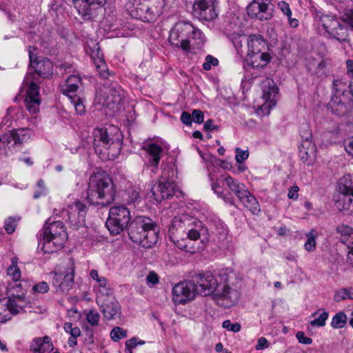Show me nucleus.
Masks as SVG:
<instances>
[{"instance_id":"obj_49","label":"nucleus","mask_w":353,"mask_h":353,"mask_svg":"<svg viewBox=\"0 0 353 353\" xmlns=\"http://www.w3.org/2000/svg\"><path fill=\"white\" fill-rule=\"evenodd\" d=\"M306 237L307 241L305 243V248L309 252L313 251L316 247L315 236L312 234V232H310L306 234Z\"/></svg>"},{"instance_id":"obj_11","label":"nucleus","mask_w":353,"mask_h":353,"mask_svg":"<svg viewBox=\"0 0 353 353\" xmlns=\"http://www.w3.org/2000/svg\"><path fill=\"white\" fill-rule=\"evenodd\" d=\"M130 219V210L124 205H118L110 208L105 225L111 234L117 235L126 228Z\"/></svg>"},{"instance_id":"obj_46","label":"nucleus","mask_w":353,"mask_h":353,"mask_svg":"<svg viewBox=\"0 0 353 353\" xmlns=\"http://www.w3.org/2000/svg\"><path fill=\"white\" fill-rule=\"evenodd\" d=\"M248 37H245L244 35H240L238 34H231L230 40L232 41L234 48L237 50L238 53H241V48L243 46V42L246 41V39Z\"/></svg>"},{"instance_id":"obj_16","label":"nucleus","mask_w":353,"mask_h":353,"mask_svg":"<svg viewBox=\"0 0 353 353\" xmlns=\"http://www.w3.org/2000/svg\"><path fill=\"white\" fill-rule=\"evenodd\" d=\"M101 92L100 103L113 112L119 110L123 101V90L119 86L104 85Z\"/></svg>"},{"instance_id":"obj_9","label":"nucleus","mask_w":353,"mask_h":353,"mask_svg":"<svg viewBox=\"0 0 353 353\" xmlns=\"http://www.w3.org/2000/svg\"><path fill=\"white\" fill-rule=\"evenodd\" d=\"M248 45V56L252 60L253 68L264 67L270 61V56L265 50L267 42L260 34H252L246 39Z\"/></svg>"},{"instance_id":"obj_6","label":"nucleus","mask_w":353,"mask_h":353,"mask_svg":"<svg viewBox=\"0 0 353 353\" xmlns=\"http://www.w3.org/2000/svg\"><path fill=\"white\" fill-rule=\"evenodd\" d=\"M188 226L190 228L186 232V239L177 240L176 246L191 254L199 252L203 250L209 242L208 229L201 221L195 219L192 220Z\"/></svg>"},{"instance_id":"obj_44","label":"nucleus","mask_w":353,"mask_h":353,"mask_svg":"<svg viewBox=\"0 0 353 353\" xmlns=\"http://www.w3.org/2000/svg\"><path fill=\"white\" fill-rule=\"evenodd\" d=\"M20 217H8L4 223L5 230L8 234H12L14 232L17 223L19 221Z\"/></svg>"},{"instance_id":"obj_25","label":"nucleus","mask_w":353,"mask_h":353,"mask_svg":"<svg viewBox=\"0 0 353 353\" xmlns=\"http://www.w3.org/2000/svg\"><path fill=\"white\" fill-rule=\"evenodd\" d=\"M101 307L103 316L106 320H112L121 313V305L114 296L97 302Z\"/></svg>"},{"instance_id":"obj_28","label":"nucleus","mask_w":353,"mask_h":353,"mask_svg":"<svg viewBox=\"0 0 353 353\" xmlns=\"http://www.w3.org/2000/svg\"><path fill=\"white\" fill-rule=\"evenodd\" d=\"M53 349L51 339L48 336L34 339L30 347L32 353H50Z\"/></svg>"},{"instance_id":"obj_15","label":"nucleus","mask_w":353,"mask_h":353,"mask_svg":"<svg viewBox=\"0 0 353 353\" xmlns=\"http://www.w3.org/2000/svg\"><path fill=\"white\" fill-rule=\"evenodd\" d=\"M86 213L87 208L85 205L79 201H76L63 209L61 216L72 226L79 228L85 224Z\"/></svg>"},{"instance_id":"obj_7","label":"nucleus","mask_w":353,"mask_h":353,"mask_svg":"<svg viewBox=\"0 0 353 353\" xmlns=\"http://www.w3.org/2000/svg\"><path fill=\"white\" fill-rule=\"evenodd\" d=\"M67 239L65 228L61 221H46L41 241L42 250L45 253H53L61 250Z\"/></svg>"},{"instance_id":"obj_8","label":"nucleus","mask_w":353,"mask_h":353,"mask_svg":"<svg viewBox=\"0 0 353 353\" xmlns=\"http://www.w3.org/2000/svg\"><path fill=\"white\" fill-rule=\"evenodd\" d=\"M163 0H133L130 8L132 17L144 22H152L162 13Z\"/></svg>"},{"instance_id":"obj_10","label":"nucleus","mask_w":353,"mask_h":353,"mask_svg":"<svg viewBox=\"0 0 353 353\" xmlns=\"http://www.w3.org/2000/svg\"><path fill=\"white\" fill-rule=\"evenodd\" d=\"M339 189L335 206L345 214H353V176L344 175L339 181Z\"/></svg>"},{"instance_id":"obj_32","label":"nucleus","mask_w":353,"mask_h":353,"mask_svg":"<svg viewBox=\"0 0 353 353\" xmlns=\"http://www.w3.org/2000/svg\"><path fill=\"white\" fill-rule=\"evenodd\" d=\"M94 287L96 290L97 302L110 298V296H114V290L108 279L105 282L95 285Z\"/></svg>"},{"instance_id":"obj_52","label":"nucleus","mask_w":353,"mask_h":353,"mask_svg":"<svg viewBox=\"0 0 353 353\" xmlns=\"http://www.w3.org/2000/svg\"><path fill=\"white\" fill-rule=\"evenodd\" d=\"M52 285L57 288V291L62 292V285H63V274L55 273L52 279Z\"/></svg>"},{"instance_id":"obj_22","label":"nucleus","mask_w":353,"mask_h":353,"mask_svg":"<svg viewBox=\"0 0 353 353\" xmlns=\"http://www.w3.org/2000/svg\"><path fill=\"white\" fill-rule=\"evenodd\" d=\"M175 189L176 185L173 181L161 177L151 189L152 197L157 202H161L163 199L172 196Z\"/></svg>"},{"instance_id":"obj_56","label":"nucleus","mask_w":353,"mask_h":353,"mask_svg":"<svg viewBox=\"0 0 353 353\" xmlns=\"http://www.w3.org/2000/svg\"><path fill=\"white\" fill-rule=\"evenodd\" d=\"M270 346V342L265 337H260L257 341V344L256 345V349L257 350H263L268 348Z\"/></svg>"},{"instance_id":"obj_2","label":"nucleus","mask_w":353,"mask_h":353,"mask_svg":"<svg viewBox=\"0 0 353 353\" xmlns=\"http://www.w3.org/2000/svg\"><path fill=\"white\" fill-rule=\"evenodd\" d=\"M112 178L104 171L94 172L89 179L87 199L90 204L106 206L114 200Z\"/></svg>"},{"instance_id":"obj_38","label":"nucleus","mask_w":353,"mask_h":353,"mask_svg":"<svg viewBox=\"0 0 353 353\" xmlns=\"http://www.w3.org/2000/svg\"><path fill=\"white\" fill-rule=\"evenodd\" d=\"M193 30L190 36L191 50L195 48H199L205 41L204 35L200 30L193 26Z\"/></svg>"},{"instance_id":"obj_3","label":"nucleus","mask_w":353,"mask_h":353,"mask_svg":"<svg viewBox=\"0 0 353 353\" xmlns=\"http://www.w3.org/2000/svg\"><path fill=\"white\" fill-rule=\"evenodd\" d=\"M130 239L143 248H150L159 240V230L155 223L149 217L137 216L128 227Z\"/></svg>"},{"instance_id":"obj_36","label":"nucleus","mask_w":353,"mask_h":353,"mask_svg":"<svg viewBox=\"0 0 353 353\" xmlns=\"http://www.w3.org/2000/svg\"><path fill=\"white\" fill-rule=\"evenodd\" d=\"M240 201L252 214H257L260 212L261 210L256 199L249 191Z\"/></svg>"},{"instance_id":"obj_39","label":"nucleus","mask_w":353,"mask_h":353,"mask_svg":"<svg viewBox=\"0 0 353 353\" xmlns=\"http://www.w3.org/2000/svg\"><path fill=\"white\" fill-rule=\"evenodd\" d=\"M347 299L353 300V287L343 288L335 291L334 300L339 303Z\"/></svg>"},{"instance_id":"obj_58","label":"nucleus","mask_w":353,"mask_h":353,"mask_svg":"<svg viewBox=\"0 0 353 353\" xmlns=\"http://www.w3.org/2000/svg\"><path fill=\"white\" fill-rule=\"evenodd\" d=\"M147 283L154 285L159 283V276L154 272H150L146 277Z\"/></svg>"},{"instance_id":"obj_42","label":"nucleus","mask_w":353,"mask_h":353,"mask_svg":"<svg viewBox=\"0 0 353 353\" xmlns=\"http://www.w3.org/2000/svg\"><path fill=\"white\" fill-rule=\"evenodd\" d=\"M7 274L14 282L18 281L21 279V270L17 266V259H12V264L7 269Z\"/></svg>"},{"instance_id":"obj_13","label":"nucleus","mask_w":353,"mask_h":353,"mask_svg":"<svg viewBox=\"0 0 353 353\" xmlns=\"http://www.w3.org/2000/svg\"><path fill=\"white\" fill-rule=\"evenodd\" d=\"M81 85V79L78 75H70L61 87V93L68 97L76 112L80 115L84 114L85 111L83 98L76 94Z\"/></svg>"},{"instance_id":"obj_1","label":"nucleus","mask_w":353,"mask_h":353,"mask_svg":"<svg viewBox=\"0 0 353 353\" xmlns=\"http://www.w3.org/2000/svg\"><path fill=\"white\" fill-rule=\"evenodd\" d=\"M219 286L213 294V300L224 308H230L240 299L242 281L230 268L221 269L218 275Z\"/></svg>"},{"instance_id":"obj_55","label":"nucleus","mask_w":353,"mask_h":353,"mask_svg":"<svg viewBox=\"0 0 353 353\" xmlns=\"http://www.w3.org/2000/svg\"><path fill=\"white\" fill-rule=\"evenodd\" d=\"M296 337L300 343L309 345L312 343V339L305 336V333L302 331L298 332L296 334Z\"/></svg>"},{"instance_id":"obj_48","label":"nucleus","mask_w":353,"mask_h":353,"mask_svg":"<svg viewBox=\"0 0 353 353\" xmlns=\"http://www.w3.org/2000/svg\"><path fill=\"white\" fill-rule=\"evenodd\" d=\"M219 64V60L213 56L208 54L206 56L205 62L203 63V68L206 71L212 69V66H216Z\"/></svg>"},{"instance_id":"obj_64","label":"nucleus","mask_w":353,"mask_h":353,"mask_svg":"<svg viewBox=\"0 0 353 353\" xmlns=\"http://www.w3.org/2000/svg\"><path fill=\"white\" fill-rule=\"evenodd\" d=\"M348 253L347 256V263L353 267V241H352L348 245Z\"/></svg>"},{"instance_id":"obj_54","label":"nucleus","mask_w":353,"mask_h":353,"mask_svg":"<svg viewBox=\"0 0 353 353\" xmlns=\"http://www.w3.org/2000/svg\"><path fill=\"white\" fill-rule=\"evenodd\" d=\"M192 118L193 121L201 124L204 121V114L200 110H194L192 113Z\"/></svg>"},{"instance_id":"obj_63","label":"nucleus","mask_w":353,"mask_h":353,"mask_svg":"<svg viewBox=\"0 0 353 353\" xmlns=\"http://www.w3.org/2000/svg\"><path fill=\"white\" fill-rule=\"evenodd\" d=\"M137 338L132 337V339L125 341V349L126 350H132L137 346Z\"/></svg>"},{"instance_id":"obj_47","label":"nucleus","mask_w":353,"mask_h":353,"mask_svg":"<svg viewBox=\"0 0 353 353\" xmlns=\"http://www.w3.org/2000/svg\"><path fill=\"white\" fill-rule=\"evenodd\" d=\"M86 320L92 326H97L100 321V314L96 310H90L86 314Z\"/></svg>"},{"instance_id":"obj_21","label":"nucleus","mask_w":353,"mask_h":353,"mask_svg":"<svg viewBox=\"0 0 353 353\" xmlns=\"http://www.w3.org/2000/svg\"><path fill=\"white\" fill-rule=\"evenodd\" d=\"M216 0H196L193 5V12L199 20L210 21L216 18Z\"/></svg>"},{"instance_id":"obj_24","label":"nucleus","mask_w":353,"mask_h":353,"mask_svg":"<svg viewBox=\"0 0 353 353\" xmlns=\"http://www.w3.org/2000/svg\"><path fill=\"white\" fill-rule=\"evenodd\" d=\"M270 0H254L247 7V13L252 17L263 21L270 18L271 14L268 12Z\"/></svg>"},{"instance_id":"obj_12","label":"nucleus","mask_w":353,"mask_h":353,"mask_svg":"<svg viewBox=\"0 0 353 353\" xmlns=\"http://www.w3.org/2000/svg\"><path fill=\"white\" fill-rule=\"evenodd\" d=\"M193 26L185 21H179L170 30L169 42L172 46L181 48L185 52H191L190 36Z\"/></svg>"},{"instance_id":"obj_61","label":"nucleus","mask_w":353,"mask_h":353,"mask_svg":"<svg viewBox=\"0 0 353 353\" xmlns=\"http://www.w3.org/2000/svg\"><path fill=\"white\" fill-rule=\"evenodd\" d=\"M299 190V188L296 185H293V186L290 187L289 189V191H288V197L290 199L296 200L299 196V194H298Z\"/></svg>"},{"instance_id":"obj_37","label":"nucleus","mask_w":353,"mask_h":353,"mask_svg":"<svg viewBox=\"0 0 353 353\" xmlns=\"http://www.w3.org/2000/svg\"><path fill=\"white\" fill-rule=\"evenodd\" d=\"M329 107L336 115L342 116L347 112V105L340 97L334 96L332 98Z\"/></svg>"},{"instance_id":"obj_27","label":"nucleus","mask_w":353,"mask_h":353,"mask_svg":"<svg viewBox=\"0 0 353 353\" xmlns=\"http://www.w3.org/2000/svg\"><path fill=\"white\" fill-rule=\"evenodd\" d=\"M90 55L93 60L97 71L99 74L103 79H107L109 75V70L107 65L103 57V54L98 46V44L94 45V48L90 49Z\"/></svg>"},{"instance_id":"obj_35","label":"nucleus","mask_w":353,"mask_h":353,"mask_svg":"<svg viewBox=\"0 0 353 353\" xmlns=\"http://www.w3.org/2000/svg\"><path fill=\"white\" fill-rule=\"evenodd\" d=\"M336 232L340 235V241L347 245L353 241V228L345 225H339L336 228Z\"/></svg>"},{"instance_id":"obj_30","label":"nucleus","mask_w":353,"mask_h":353,"mask_svg":"<svg viewBox=\"0 0 353 353\" xmlns=\"http://www.w3.org/2000/svg\"><path fill=\"white\" fill-rule=\"evenodd\" d=\"M225 181L230 191L232 192L239 200L242 199L243 196H245V194H248V190L245 185L232 176H228L225 179Z\"/></svg>"},{"instance_id":"obj_43","label":"nucleus","mask_w":353,"mask_h":353,"mask_svg":"<svg viewBox=\"0 0 353 353\" xmlns=\"http://www.w3.org/2000/svg\"><path fill=\"white\" fill-rule=\"evenodd\" d=\"M40 103V99H30V97H26L25 99L26 107L32 114H35L39 111Z\"/></svg>"},{"instance_id":"obj_59","label":"nucleus","mask_w":353,"mask_h":353,"mask_svg":"<svg viewBox=\"0 0 353 353\" xmlns=\"http://www.w3.org/2000/svg\"><path fill=\"white\" fill-rule=\"evenodd\" d=\"M181 120L183 124L190 125L192 122V115L187 112H183L181 115Z\"/></svg>"},{"instance_id":"obj_31","label":"nucleus","mask_w":353,"mask_h":353,"mask_svg":"<svg viewBox=\"0 0 353 353\" xmlns=\"http://www.w3.org/2000/svg\"><path fill=\"white\" fill-rule=\"evenodd\" d=\"M144 149L150 155L151 160L149 163L150 165L154 168L152 169V172H156V170L157 169V166L159 163L161 154L163 152V149L161 147L154 143H149L146 145L144 146Z\"/></svg>"},{"instance_id":"obj_53","label":"nucleus","mask_w":353,"mask_h":353,"mask_svg":"<svg viewBox=\"0 0 353 353\" xmlns=\"http://www.w3.org/2000/svg\"><path fill=\"white\" fill-rule=\"evenodd\" d=\"M50 288L48 284L45 281L39 282L32 287V290L39 293H46L48 292Z\"/></svg>"},{"instance_id":"obj_5","label":"nucleus","mask_w":353,"mask_h":353,"mask_svg":"<svg viewBox=\"0 0 353 353\" xmlns=\"http://www.w3.org/2000/svg\"><path fill=\"white\" fill-rule=\"evenodd\" d=\"M7 292L8 299H0V323H5L13 315L23 312L29 303L22 290L21 284H9Z\"/></svg>"},{"instance_id":"obj_40","label":"nucleus","mask_w":353,"mask_h":353,"mask_svg":"<svg viewBox=\"0 0 353 353\" xmlns=\"http://www.w3.org/2000/svg\"><path fill=\"white\" fill-rule=\"evenodd\" d=\"M320 312H321L320 315L310 321V325L312 327H323L325 325V322L329 316V313L325 309H319L316 312H314L312 316H315Z\"/></svg>"},{"instance_id":"obj_34","label":"nucleus","mask_w":353,"mask_h":353,"mask_svg":"<svg viewBox=\"0 0 353 353\" xmlns=\"http://www.w3.org/2000/svg\"><path fill=\"white\" fill-rule=\"evenodd\" d=\"M75 273V267L74 262L70 260L68 263V268L63 275V285H62V292H68L72 288L74 283V276Z\"/></svg>"},{"instance_id":"obj_29","label":"nucleus","mask_w":353,"mask_h":353,"mask_svg":"<svg viewBox=\"0 0 353 353\" xmlns=\"http://www.w3.org/2000/svg\"><path fill=\"white\" fill-rule=\"evenodd\" d=\"M21 142L18 134L10 132L0 137V155L6 156L10 148Z\"/></svg>"},{"instance_id":"obj_57","label":"nucleus","mask_w":353,"mask_h":353,"mask_svg":"<svg viewBox=\"0 0 353 353\" xmlns=\"http://www.w3.org/2000/svg\"><path fill=\"white\" fill-rule=\"evenodd\" d=\"M90 276L96 281L97 285L105 282L107 279L105 277L99 275L97 270H92L90 272Z\"/></svg>"},{"instance_id":"obj_14","label":"nucleus","mask_w":353,"mask_h":353,"mask_svg":"<svg viewBox=\"0 0 353 353\" xmlns=\"http://www.w3.org/2000/svg\"><path fill=\"white\" fill-rule=\"evenodd\" d=\"M320 23L328 35L339 41L347 40V31L345 26L334 15L322 14Z\"/></svg>"},{"instance_id":"obj_19","label":"nucleus","mask_w":353,"mask_h":353,"mask_svg":"<svg viewBox=\"0 0 353 353\" xmlns=\"http://www.w3.org/2000/svg\"><path fill=\"white\" fill-rule=\"evenodd\" d=\"M30 66L29 72L31 77L48 78L53 74L52 63L49 59H45L37 61V57L32 52V47H29Z\"/></svg>"},{"instance_id":"obj_18","label":"nucleus","mask_w":353,"mask_h":353,"mask_svg":"<svg viewBox=\"0 0 353 353\" xmlns=\"http://www.w3.org/2000/svg\"><path fill=\"white\" fill-rule=\"evenodd\" d=\"M192 281L196 284L197 293L203 296L213 295L219 284V280L218 281L210 272L196 275Z\"/></svg>"},{"instance_id":"obj_23","label":"nucleus","mask_w":353,"mask_h":353,"mask_svg":"<svg viewBox=\"0 0 353 353\" xmlns=\"http://www.w3.org/2000/svg\"><path fill=\"white\" fill-rule=\"evenodd\" d=\"M74 7L85 20L93 17L95 11L105 3V0H72Z\"/></svg>"},{"instance_id":"obj_17","label":"nucleus","mask_w":353,"mask_h":353,"mask_svg":"<svg viewBox=\"0 0 353 353\" xmlns=\"http://www.w3.org/2000/svg\"><path fill=\"white\" fill-rule=\"evenodd\" d=\"M195 283L192 281L181 282L173 288L172 299L175 303L184 304L194 299L198 294Z\"/></svg>"},{"instance_id":"obj_50","label":"nucleus","mask_w":353,"mask_h":353,"mask_svg":"<svg viewBox=\"0 0 353 353\" xmlns=\"http://www.w3.org/2000/svg\"><path fill=\"white\" fill-rule=\"evenodd\" d=\"M222 327L233 332H238L241 328V325L239 323H232L230 320L224 321L222 323Z\"/></svg>"},{"instance_id":"obj_20","label":"nucleus","mask_w":353,"mask_h":353,"mask_svg":"<svg viewBox=\"0 0 353 353\" xmlns=\"http://www.w3.org/2000/svg\"><path fill=\"white\" fill-rule=\"evenodd\" d=\"M262 89V97L264 100L263 104L261 105L263 110H270L275 107L276 104V96L279 92V88L274 81L270 78L265 79L261 83Z\"/></svg>"},{"instance_id":"obj_51","label":"nucleus","mask_w":353,"mask_h":353,"mask_svg":"<svg viewBox=\"0 0 353 353\" xmlns=\"http://www.w3.org/2000/svg\"><path fill=\"white\" fill-rule=\"evenodd\" d=\"M235 159L237 163H242L249 157V152L248 150H242L239 148L235 149Z\"/></svg>"},{"instance_id":"obj_60","label":"nucleus","mask_w":353,"mask_h":353,"mask_svg":"<svg viewBox=\"0 0 353 353\" xmlns=\"http://www.w3.org/2000/svg\"><path fill=\"white\" fill-rule=\"evenodd\" d=\"M141 199L140 193L137 190H132L129 195V202L135 203L139 201Z\"/></svg>"},{"instance_id":"obj_62","label":"nucleus","mask_w":353,"mask_h":353,"mask_svg":"<svg viewBox=\"0 0 353 353\" xmlns=\"http://www.w3.org/2000/svg\"><path fill=\"white\" fill-rule=\"evenodd\" d=\"M279 6L282 12H283V14H285L288 17V19H290V17H292V12L289 7V5L285 2H281V3L279 4Z\"/></svg>"},{"instance_id":"obj_33","label":"nucleus","mask_w":353,"mask_h":353,"mask_svg":"<svg viewBox=\"0 0 353 353\" xmlns=\"http://www.w3.org/2000/svg\"><path fill=\"white\" fill-rule=\"evenodd\" d=\"M39 81V79L36 77H31L30 72H28L24 79V85H28V90L26 92V97H30V99H40L39 95V87L37 84Z\"/></svg>"},{"instance_id":"obj_41","label":"nucleus","mask_w":353,"mask_h":353,"mask_svg":"<svg viewBox=\"0 0 353 353\" xmlns=\"http://www.w3.org/2000/svg\"><path fill=\"white\" fill-rule=\"evenodd\" d=\"M347 321V317L345 312H339L332 317L330 325L334 329H341L345 326Z\"/></svg>"},{"instance_id":"obj_45","label":"nucleus","mask_w":353,"mask_h":353,"mask_svg":"<svg viewBox=\"0 0 353 353\" xmlns=\"http://www.w3.org/2000/svg\"><path fill=\"white\" fill-rule=\"evenodd\" d=\"M127 336V331L120 327H114L110 332V337L112 341L117 342Z\"/></svg>"},{"instance_id":"obj_4","label":"nucleus","mask_w":353,"mask_h":353,"mask_svg":"<svg viewBox=\"0 0 353 353\" xmlns=\"http://www.w3.org/2000/svg\"><path fill=\"white\" fill-rule=\"evenodd\" d=\"M93 147L97 153L117 157L121 150L122 141L119 128L114 125L94 129L92 133Z\"/></svg>"},{"instance_id":"obj_26","label":"nucleus","mask_w":353,"mask_h":353,"mask_svg":"<svg viewBox=\"0 0 353 353\" xmlns=\"http://www.w3.org/2000/svg\"><path fill=\"white\" fill-rule=\"evenodd\" d=\"M299 157L303 162L311 165L316 156V148L310 138H306L299 147Z\"/></svg>"}]
</instances>
